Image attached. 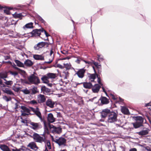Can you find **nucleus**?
Masks as SVG:
<instances>
[{"mask_svg": "<svg viewBox=\"0 0 151 151\" xmlns=\"http://www.w3.org/2000/svg\"><path fill=\"white\" fill-rule=\"evenodd\" d=\"M27 80L31 84L38 85L40 83V80L39 77L34 74H31L28 76Z\"/></svg>", "mask_w": 151, "mask_h": 151, "instance_id": "obj_1", "label": "nucleus"}, {"mask_svg": "<svg viewBox=\"0 0 151 151\" xmlns=\"http://www.w3.org/2000/svg\"><path fill=\"white\" fill-rule=\"evenodd\" d=\"M44 137H41L39 134L34 133L32 135V138L36 142L42 143V142H46V138L44 136V134L42 135Z\"/></svg>", "mask_w": 151, "mask_h": 151, "instance_id": "obj_2", "label": "nucleus"}, {"mask_svg": "<svg viewBox=\"0 0 151 151\" xmlns=\"http://www.w3.org/2000/svg\"><path fill=\"white\" fill-rule=\"evenodd\" d=\"M6 86L4 84L1 80L0 79V88L2 91L5 93L11 96H14V94L13 92L8 88H6Z\"/></svg>", "mask_w": 151, "mask_h": 151, "instance_id": "obj_3", "label": "nucleus"}, {"mask_svg": "<svg viewBox=\"0 0 151 151\" xmlns=\"http://www.w3.org/2000/svg\"><path fill=\"white\" fill-rule=\"evenodd\" d=\"M135 120H136L135 122L132 123L135 128H138L142 125L143 119L142 117L140 116L135 117Z\"/></svg>", "mask_w": 151, "mask_h": 151, "instance_id": "obj_4", "label": "nucleus"}, {"mask_svg": "<svg viewBox=\"0 0 151 151\" xmlns=\"http://www.w3.org/2000/svg\"><path fill=\"white\" fill-rule=\"evenodd\" d=\"M117 114L114 112H110L108 116V122L112 123L117 121Z\"/></svg>", "mask_w": 151, "mask_h": 151, "instance_id": "obj_5", "label": "nucleus"}, {"mask_svg": "<svg viewBox=\"0 0 151 151\" xmlns=\"http://www.w3.org/2000/svg\"><path fill=\"white\" fill-rule=\"evenodd\" d=\"M52 141L57 143L59 146L64 145L66 140L64 138L60 137L58 138L54 139L53 137H52Z\"/></svg>", "mask_w": 151, "mask_h": 151, "instance_id": "obj_6", "label": "nucleus"}, {"mask_svg": "<svg viewBox=\"0 0 151 151\" xmlns=\"http://www.w3.org/2000/svg\"><path fill=\"white\" fill-rule=\"evenodd\" d=\"M29 124L31 128L34 130H37L41 128L42 126L40 123H35L33 122H31Z\"/></svg>", "mask_w": 151, "mask_h": 151, "instance_id": "obj_7", "label": "nucleus"}, {"mask_svg": "<svg viewBox=\"0 0 151 151\" xmlns=\"http://www.w3.org/2000/svg\"><path fill=\"white\" fill-rule=\"evenodd\" d=\"M21 109L22 110H21V112L22 115L26 116L30 114V110L25 106H22L21 107Z\"/></svg>", "mask_w": 151, "mask_h": 151, "instance_id": "obj_8", "label": "nucleus"}, {"mask_svg": "<svg viewBox=\"0 0 151 151\" xmlns=\"http://www.w3.org/2000/svg\"><path fill=\"white\" fill-rule=\"evenodd\" d=\"M46 43L45 42H39L34 46V48L35 50H40L46 45Z\"/></svg>", "mask_w": 151, "mask_h": 151, "instance_id": "obj_9", "label": "nucleus"}, {"mask_svg": "<svg viewBox=\"0 0 151 151\" xmlns=\"http://www.w3.org/2000/svg\"><path fill=\"white\" fill-rule=\"evenodd\" d=\"M86 71V70L84 68L79 69L76 72L75 74L77 75L80 78H82L84 76Z\"/></svg>", "mask_w": 151, "mask_h": 151, "instance_id": "obj_10", "label": "nucleus"}, {"mask_svg": "<svg viewBox=\"0 0 151 151\" xmlns=\"http://www.w3.org/2000/svg\"><path fill=\"white\" fill-rule=\"evenodd\" d=\"M49 79L48 78H47V75L43 76L41 78V79L43 83L47 84L48 86L50 87H51L52 84L49 83V81L48 80Z\"/></svg>", "mask_w": 151, "mask_h": 151, "instance_id": "obj_11", "label": "nucleus"}, {"mask_svg": "<svg viewBox=\"0 0 151 151\" xmlns=\"http://www.w3.org/2000/svg\"><path fill=\"white\" fill-rule=\"evenodd\" d=\"M42 28L41 29H36L33 30L31 32V34L34 36H37L40 35L41 32H42Z\"/></svg>", "mask_w": 151, "mask_h": 151, "instance_id": "obj_12", "label": "nucleus"}, {"mask_svg": "<svg viewBox=\"0 0 151 151\" xmlns=\"http://www.w3.org/2000/svg\"><path fill=\"white\" fill-rule=\"evenodd\" d=\"M31 16L33 17H35L38 20L43 23L44 24H46L45 21L40 16L35 13H34Z\"/></svg>", "mask_w": 151, "mask_h": 151, "instance_id": "obj_13", "label": "nucleus"}, {"mask_svg": "<svg viewBox=\"0 0 151 151\" xmlns=\"http://www.w3.org/2000/svg\"><path fill=\"white\" fill-rule=\"evenodd\" d=\"M31 16L33 17H35L38 20L43 23L44 24H46L45 21L40 16L35 13H34Z\"/></svg>", "mask_w": 151, "mask_h": 151, "instance_id": "obj_14", "label": "nucleus"}, {"mask_svg": "<svg viewBox=\"0 0 151 151\" xmlns=\"http://www.w3.org/2000/svg\"><path fill=\"white\" fill-rule=\"evenodd\" d=\"M37 100L39 103H43L45 102L46 99L44 95L39 94L37 96Z\"/></svg>", "mask_w": 151, "mask_h": 151, "instance_id": "obj_15", "label": "nucleus"}, {"mask_svg": "<svg viewBox=\"0 0 151 151\" xmlns=\"http://www.w3.org/2000/svg\"><path fill=\"white\" fill-rule=\"evenodd\" d=\"M27 147H30L31 149L36 150L38 149L36 143L34 142H31L27 145Z\"/></svg>", "mask_w": 151, "mask_h": 151, "instance_id": "obj_16", "label": "nucleus"}, {"mask_svg": "<svg viewBox=\"0 0 151 151\" xmlns=\"http://www.w3.org/2000/svg\"><path fill=\"white\" fill-rule=\"evenodd\" d=\"M47 120L49 122L52 123L55 121V118L54 117L52 114L50 113L48 114Z\"/></svg>", "mask_w": 151, "mask_h": 151, "instance_id": "obj_17", "label": "nucleus"}, {"mask_svg": "<svg viewBox=\"0 0 151 151\" xmlns=\"http://www.w3.org/2000/svg\"><path fill=\"white\" fill-rule=\"evenodd\" d=\"M32 109H33L32 110L35 113L36 115L40 119V120L41 122H43V119L42 118L41 114L40 112L39 111L38 108H37L36 109H35L33 108Z\"/></svg>", "mask_w": 151, "mask_h": 151, "instance_id": "obj_18", "label": "nucleus"}, {"mask_svg": "<svg viewBox=\"0 0 151 151\" xmlns=\"http://www.w3.org/2000/svg\"><path fill=\"white\" fill-rule=\"evenodd\" d=\"M46 103V105L47 106L52 108H54L55 103L54 102L52 101L51 99H47Z\"/></svg>", "mask_w": 151, "mask_h": 151, "instance_id": "obj_19", "label": "nucleus"}, {"mask_svg": "<svg viewBox=\"0 0 151 151\" xmlns=\"http://www.w3.org/2000/svg\"><path fill=\"white\" fill-rule=\"evenodd\" d=\"M54 57V54L53 51L52 49H51L50 51V55L48 56V57L49 58V60L47 61L46 63H50L52 61Z\"/></svg>", "mask_w": 151, "mask_h": 151, "instance_id": "obj_20", "label": "nucleus"}, {"mask_svg": "<svg viewBox=\"0 0 151 151\" xmlns=\"http://www.w3.org/2000/svg\"><path fill=\"white\" fill-rule=\"evenodd\" d=\"M54 57V54L53 51L52 49H51L50 51V55L48 56V57L49 58V60L47 61L46 63H50L52 61Z\"/></svg>", "mask_w": 151, "mask_h": 151, "instance_id": "obj_21", "label": "nucleus"}, {"mask_svg": "<svg viewBox=\"0 0 151 151\" xmlns=\"http://www.w3.org/2000/svg\"><path fill=\"white\" fill-rule=\"evenodd\" d=\"M101 86L98 84H95L92 87V91L94 93H97L99 91Z\"/></svg>", "mask_w": 151, "mask_h": 151, "instance_id": "obj_22", "label": "nucleus"}, {"mask_svg": "<svg viewBox=\"0 0 151 151\" xmlns=\"http://www.w3.org/2000/svg\"><path fill=\"white\" fill-rule=\"evenodd\" d=\"M52 129V132L53 133L59 134L61 132V129L60 127H56L53 126Z\"/></svg>", "mask_w": 151, "mask_h": 151, "instance_id": "obj_23", "label": "nucleus"}, {"mask_svg": "<svg viewBox=\"0 0 151 151\" xmlns=\"http://www.w3.org/2000/svg\"><path fill=\"white\" fill-rule=\"evenodd\" d=\"M110 110L108 109H105L103 110L101 112V116L102 118H105L107 115L110 113Z\"/></svg>", "mask_w": 151, "mask_h": 151, "instance_id": "obj_24", "label": "nucleus"}, {"mask_svg": "<svg viewBox=\"0 0 151 151\" xmlns=\"http://www.w3.org/2000/svg\"><path fill=\"white\" fill-rule=\"evenodd\" d=\"M149 130L148 129H143L142 131L137 132V134L139 135H144L148 134Z\"/></svg>", "mask_w": 151, "mask_h": 151, "instance_id": "obj_25", "label": "nucleus"}, {"mask_svg": "<svg viewBox=\"0 0 151 151\" xmlns=\"http://www.w3.org/2000/svg\"><path fill=\"white\" fill-rule=\"evenodd\" d=\"M33 57L36 60H44V56L41 55H33Z\"/></svg>", "mask_w": 151, "mask_h": 151, "instance_id": "obj_26", "label": "nucleus"}, {"mask_svg": "<svg viewBox=\"0 0 151 151\" xmlns=\"http://www.w3.org/2000/svg\"><path fill=\"white\" fill-rule=\"evenodd\" d=\"M33 64L32 61L29 59L26 60L24 62V65L27 67H30Z\"/></svg>", "mask_w": 151, "mask_h": 151, "instance_id": "obj_27", "label": "nucleus"}, {"mask_svg": "<svg viewBox=\"0 0 151 151\" xmlns=\"http://www.w3.org/2000/svg\"><path fill=\"white\" fill-rule=\"evenodd\" d=\"M121 111L123 113L127 115L129 114L128 109L125 106L122 107Z\"/></svg>", "mask_w": 151, "mask_h": 151, "instance_id": "obj_28", "label": "nucleus"}, {"mask_svg": "<svg viewBox=\"0 0 151 151\" xmlns=\"http://www.w3.org/2000/svg\"><path fill=\"white\" fill-rule=\"evenodd\" d=\"M46 75L49 79H54L57 77V74L55 73H49Z\"/></svg>", "mask_w": 151, "mask_h": 151, "instance_id": "obj_29", "label": "nucleus"}, {"mask_svg": "<svg viewBox=\"0 0 151 151\" xmlns=\"http://www.w3.org/2000/svg\"><path fill=\"white\" fill-rule=\"evenodd\" d=\"M83 84V87L86 88L90 89L92 87V85L91 83L84 82Z\"/></svg>", "mask_w": 151, "mask_h": 151, "instance_id": "obj_30", "label": "nucleus"}, {"mask_svg": "<svg viewBox=\"0 0 151 151\" xmlns=\"http://www.w3.org/2000/svg\"><path fill=\"white\" fill-rule=\"evenodd\" d=\"M97 76V74L96 73L94 74H88V77L89 78V80L91 81H94V79L96 78V76Z\"/></svg>", "mask_w": 151, "mask_h": 151, "instance_id": "obj_31", "label": "nucleus"}, {"mask_svg": "<svg viewBox=\"0 0 151 151\" xmlns=\"http://www.w3.org/2000/svg\"><path fill=\"white\" fill-rule=\"evenodd\" d=\"M100 100L101 103L103 104H107L109 102L108 99L105 97H102Z\"/></svg>", "mask_w": 151, "mask_h": 151, "instance_id": "obj_32", "label": "nucleus"}, {"mask_svg": "<svg viewBox=\"0 0 151 151\" xmlns=\"http://www.w3.org/2000/svg\"><path fill=\"white\" fill-rule=\"evenodd\" d=\"M33 28V23L32 22H30L27 24L23 27V28L25 29L32 28Z\"/></svg>", "mask_w": 151, "mask_h": 151, "instance_id": "obj_33", "label": "nucleus"}, {"mask_svg": "<svg viewBox=\"0 0 151 151\" xmlns=\"http://www.w3.org/2000/svg\"><path fill=\"white\" fill-rule=\"evenodd\" d=\"M0 148L3 151H11L8 146L4 145H1Z\"/></svg>", "mask_w": 151, "mask_h": 151, "instance_id": "obj_34", "label": "nucleus"}, {"mask_svg": "<svg viewBox=\"0 0 151 151\" xmlns=\"http://www.w3.org/2000/svg\"><path fill=\"white\" fill-rule=\"evenodd\" d=\"M17 9L16 8H14L11 7H9L6 6H2L0 5V9Z\"/></svg>", "mask_w": 151, "mask_h": 151, "instance_id": "obj_35", "label": "nucleus"}, {"mask_svg": "<svg viewBox=\"0 0 151 151\" xmlns=\"http://www.w3.org/2000/svg\"><path fill=\"white\" fill-rule=\"evenodd\" d=\"M14 61L18 66L21 67H24V64L21 62L20 61L18 60H15Z\"/></svg>", "mask_w": 151, "mask_h": 151, "instance_id": "obj_36", "label": "nucleus"}, {"mask_svg": "<svg viewBox=\"0 0 151 151\" xmlns=\"http://www.w3.org/2000/svg\"><path fill=\"white\" fill-rule=\"evenodd\" d=\"M7 77V73L6 72H1L0 73V78L5 79Z\"/></svg>", "mask_w": 151, "mask_h": 151, "instance_id": "obj_37", "label": "nucleus"}, {"mask_svg": "<svg viewBox=\"0 0 151 151\" xmlns=\"http://www.w3.org/2000/svg\"><path fill=\"white\" fill-rule=\"evenodd\" d=\"M4 80L5 81L4 83L8 87H9V86H11L13 83V82L12 81H7L5 79H4Z\"/></svg>", "mask_w": 151, "mask_h": 151, "instance_id": "obj_38", "label": "nucleus"}, {"mask_svg": "<svg viewBox=\"0 0 151 151\" xmlns=\"http://www.w3.org/2000/svg\"><path fill=\"white\" fill-rule=\"evenodd\" d=\"M45 142L46 143L45 147L48 148V149L50 150L51 149V147L50 141L46 140V142Z\"/></svg>", "mask_w": 151, "mask_h": 151, "instance_id": "obj_39", "label": "nucleus"}, {"mask_svg": "<svg viewBox=\"0 0 151 151\" xmlns=\"http://www.w3.org/2000/svg\"><path fill=\"white\" fill-rule=\"evenodd\" d=\"M44 124V133L45 134H48L49 133V131L46 125L45 122L44 121H43Z\"/></svg>", "mask_w": 151, "mask_h": 151, "instance_id": "obj_40", "label": "nucleus"}, {"mask_svg": "<svg viewBox=\"0 0 151 151\" xmlns=\"http://www.w3.org/2000/svg\"><path fill=\"white\" fill-rule=\"evenodd\" d=\"M64 68H65L66 69H70L71 67V65L70 63H63Z\"/></svg>", "mask_w": 151, "mask_h": 151, "instance_id": "obj_41", "label": "nucleus"}, {"mask_svg": "<svg viewBox=\"0 0 151 151\" xmlns=\"http://www.w3.org/2000/svg\"><path fill=\"white\" fill-rule=\"evenodd\" d=\"M12 89L15 91L18 92L20 89V88L19 87H17L15 86H13L12 87Z\"/></svg>", "mask_w": 151, "mask_h": 151, "instance_id": "obj_42", "label": "nucleus"}, {"mask_svg": "<svg viewBox=\"0 0 151 151\" xmlns=\"http://www.w3.org/2000/svg\"><path fill=\"white\" fill-rule=\"evenodd\" d=\"M31 90L32 92V93L33 94H35L38 92V91L37 87H34L32 88Z\"/></svg>", "mask_w": 151, "mask_h": 151, "instance_id": "obj_43", "label": "nucleus"}, {"mask_svg": "<svg viewBox=\"0 0 151 151\" xmlns=\"http://www.w3.org/2000/svg\"><path fill=\"white\" fill-rule=\"evenodd\" d=\"M93 63L95 66L98 68H101V65L99 64L97 62H95L94 61H92V64Z\"/></svg>", "mask_w": 151, "mask_h": 151, "instance_id": "obj_44", "label": "nucleus"}, {"mask_svg": "<svg viewBox=\"0 0 151 151\" xmlns=\"http://www.w3.org/2000/svg\"><path fill=\"white\" fill-rule=\"evenodd\" d=\"M14 17L15 18H21L22 16L24 15H23L22 13L15 14L14 15Z\"/></svg>", "mask_w": 151, "mask_h": 151, "instance_id": "obj_45", "label": "nucleus"}, {"mask_svg": "<svg viewBox=\"0 0 151 151\" xmlns=\"http://www.w3.org/2000/svg\"><path fill=\"white\" fill-rule=\"evenodd\" d=\"M3 99L6 101H9L11 100V98L10 97H7L6 96H4L3 97Z\"/></svg>", "mask_w": 151, "mask_h": 151, "instance_id": "obj_46", "label": "nucleus"}, {"mask_svg": "<svg viewBox=\"0 0 151 151\" xmlns=\"http://www.w3.org/2000/svg\"><path fill=\"white\" fill-rule=\"evenodd\" d=\"M9 72L11 74L14 76H16L17 75H18V73L16 71H9Z\"/></svg>", "mask_w": 151, "mask_h": 151, "instance_id": "obj_47", "label": "nucleus"}, {"mask_svg": "<svg viewBox=\"0 0 151 151\" xmlns=\"http://www.w3.org/2000/svg\"><path fill=\"white\" fill-rule=\"evenodd\" d=\"M21 150H22L23 151H30V150L29 149L27 148L26 147L22 146L20 148Z\"/></svg>", "mask_w": 151, "mask_h": 151, "instance_id": "obj_48", "label": "nucleus"}, {"mask_svg": "<svg viewBox=\"0 0 151 151\" xmlns=\"http://www.w3.org/2000/svg\"><path fill=\"white\" fill-rule=\"evenodd\" d=\"M21 104L19 102H17V103H16L15 104V105L16 106L15 107V109H18L19 108H21V107L22 106H20Z\"/></svg>", "mask_w": 151, "mask_h": 151, "instance_id": "obj_49", "label": "nucleus"}, {"mask_svg": "<svg viewBox=\"0 0 151 151\" xmlns=\"http://www.w3.org/2000/svg\"><path fill=\"white\" fill-rule=\"evenodd\" d=\"M76 58L77 59L75 61L78 64H80V62L82 60V59L79 57H77Z\"/></svg>", "mask_w": 151, "mask_h": 151, "instance_id": "obj_50", "label": "nucleus"}, {"mask_svg": "<svg viewBox=\"0 0 151 151\" xmlns=\"http://www.w3.org/2000/svg\"><path fill=\"white\" fill-rule=\"evenodd\" d=\"M21 91L25 94H27L30 93V91L27 89L22 90Z\"/></svg>", "mask_w": 151, "mask_h": 151, "instance_id": "obj_51", "label": "nucleus"}, {"mask_svg": "<svg viewBox=\"0 0 151 151\" xmlns=\"http://www.w3.org/2000/svg\"><path fill=\"white\" fill-rule=\"evenodd\" d=\"M1 63L2 64H4L5 63L6 64H9L10 65H12V63L10 61H3L2 62H1Z\"/></svg>", "mask_w": 151, "mask_h": 151, "instance_id": "obj_52", "label": "nucleus"}, {"mask_svg": "<svg viewBox=\"0 0 151 151\" xmlns=\"http://www.w3.org/2000/svg\"><path fill=\"white\" fill-rule=\"evenodd\" d=\"M30 104L33 105H36L37 104V102L36 101L33 100L30 101Z\"/></svg>", "mask_w": 151, "mask_h": 151, "instance_id": "obj_53", "label": "nucleus"}, {"mask_svg": "<svg viewBox=\"0 0 151 151\" xmlns=\"http://www.w3.org/2000/svg\"><path fill=\"white\" fill-rule=\"evenodd\" d=\"M19 71L20 73L22 75H23L25 76L26 75V73L24 70L20 69Z\"/></svg>", "mask_w": 151, "mask_h": 151, "instance_id": "obj_54", "label": "nucleus"}, {"mask_svg": "<svg viewBox=\"0 0 151 151\" xmlns=\"http://www.w3.org/2000/svg\"><path fill=\"white\" fill-rule=\"evenodd\" d=\"M42 32H44L46 36L47 37L50 36V35L43 28H42Z\"/></svg>", "mask_w": 151, "mask_h": 151, "instance_id": "obj_55", "label": "nucleus"}, {"mask_svg": "<svg viewBox=\"0 0 151 151\" xmlns=\"http://www.w3.org/2000/svg\"><path fill=\"white\" fill-rule=\"evenodd\" d=\"M86 64H88L90 65H92V62H90L89 61H87L82 59V60Z\"/></svg>", "mask_w": 151, "mask_h": 151, "instance_id": "obj_56", "label": "nucleus"}, {"mask_svg": "<svg viewBox=\"0 0 151 151\" xmlns=\"http://www.w3.org/2000/svg\"><path fill=\"white\" fill-rule=\"evenodd\" d=\"M145 149L147 151H151V148L149 146L146 147Z\"/></svg>", "mask_w": 151, "mask_h": 151, "instance_id": "obj_57", "label": "nucleus"}, {"mask_svg": "<svg viewBox=\"0 0 151 151\" xmlns=\"http://www.w3.org/2000/svg\"><path fill=\"white\" fill-rule=\"evenodd\" d=\"M9 10H4V13H6L7 14H10V12L9 11Z\"/></svg>", "mask_w": 151, "mask_h": 151, "instance_id": "obj_58", "label": "nucleus"}, {"mask_svg": "<svg viewBox=\"0 0 151 151\" xmlns=\"http://www.w3.org/2000/svg\"><path fill=\"white\" fill-rule=\"evenodd\" d=\"M58 67L61 69H63L64 68V65L63 66L60 64H58Z\"/></svg>", "mask_w": 151, "mask_h": 151, "instance_id": "obj_59", "label": "nucleus"}, {"mask_svg": "<svg viewBox=\"0 0 151 151\" xmlns=\"http://www.w3.org/2000/svg\"><path fill=\"white\" fill-rule=\"evenodd\" d=\"M98 83L100 85H101V86H102L103 85V84H102V83H101L100 79L99 78H98Z\"/></svg>", "mask_w": 151, "mask_h": 151, "instance_id": "obj_60", "label": "nucleus"}, {"mask_svg": "<svg viewBox=\"0 0 151 151\" xmlns=\"http://www.w3.org/2000/svg\"><path fill=\"white\" fill-rule=\"evenodd\" d=\"M12 151H21L20 148L17 149L16 148L12 149Z\"/></svg>", "mask_w": 151, "mask_h": 151, "instance_id": "obj_61", "label": "nucleus"}, {"mask_svg": "<svg viewBox=\"0 0 151 151\" xmlns=\"http://www.w3.org/2000/svg\"><path fill=\"white\" fill-rule=\"evenodd\" d=\"M111 96L112 99L114 100L116 99V97L114 95L111 94Z\"/></svg>", "mask_w": 151, "mask_h": 151, "instance_id": "obj_62", "label": "nucleus"}, {"mask_svg": "<svg viewBox=\"0 0 151 151\" xmlns=\"http://www.w3.org/2000/svg\"><path fill=\"white\" fill-rule=\"evenodd\" d=\"M4 57L5 60H7V59H9L10 58V57L9 56H5Z\"/></svg>", "mask_w": 151, "mask_h": 151, "instance_id": "obj_63", "label": "nucleus"}, {"mask_svg": "<svg viewBox=\"0 0 151 151\" xmlns=\"http://www.w3.org/2000/svg\"><path fill=\"white\" fill-rule=\"evenodd\" d=\"M129 151H137V150L135 148H133L132 149H130Z\"/></svg>", "mask_w": 151, "mask_h": 151, "instance_id": "obj_64", "label": "nucleus"}]
</instances>
